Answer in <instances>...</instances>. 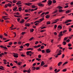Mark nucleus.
<instances>
[{
    "mask_svg": "<svg viewBox=\"0 0 73 73\" xmlns=\"http://www.w3.org/2000/svg\"><path fill=\"white\" fill-rule=\"evenodd\" d=\"M62 36H63V34H62V31H61L59 35L58 36V37H59L58 38V40H60V39H61V37Z\"/></svg>",
    "mask_w": 73,
    "mask_h": 73,
    "instance_id": "nucleus-1",
    "label": "nucleus"
},
{
    "mask_svg": "<svg viewBox=\"0 0 73 73\" xmlns=\"http://www.w3.org/2000/svg\"><path fill=\"white\" fill-rule=\"evenodd\" d=\"M31 69H29L28 70H23L24 73H26V72H27L28 73H31Z\"/></svg>",
    "mask_w": 73,
    "mask_h": 73,
    "instance_id": "nucleus-2",
    "label": "nucleus"
},
{
    "mask_svg": "<svg viewBox=\"0 0 73 73\" xmlns=\"http://www.w3.org/2000/svg\"><path fill=\"white\" fill-rule=\"evenodd\" d=\"M56 53H59V54H60V53H61V50H60L59 49H58L56 52Z\"/></svg>",
    "mask_w": 73,
    "mask_h": 73,
    "instance_id": "nucleus-3",
    "label": "nucleus"
},
{
    "mask_svg": "<svg viewBox=\"0 0 73 73\" xmlns=\"http://www.w3.org/2000/svg\"><path fill=\"white\" fill-rule=\"evenodd\" d=\"M48 5H51V4H52V1H51L48 0V2L47 3Z\"/></svg>",
    "mask_w": 73,
    "mask_h": 73,
    "instance_id": "nucleus-4",
    "label": "nucleus"
},
{
    "mask_svg": "<svg viewBox=\"0 0 73 73\" xmlns=\"http://www.w3.org/2000/svg\"><path fill=\"white\" fill-rule=\"evenodd\" d=\"M17 55H18V54L15 53L14 54L13 56L14 57H15V58H17V57H19V56Z\"/></svg>",
    "mask_w": 73,
    "mask_h": 73,
    "instance_id": "nucleus-5",
    "label": "nucleus"
},
{
    "mask_svg": "<svg viewBox=\"0 0 73 73\" xmlns=\"http://www.w3.org/2000/svg\"><path fill=\"white\" fill-rule=\"evenodd\" d=\"M31 4H32V3H25V5H28V6H30Z\"/></svg>",
    "mask_w": 73,
    "mask_h": 73,
    "instance_id": "nucleus-6",
    "label": "nucleus"
},
{
    "mask_svg": "<svg viewBox=\"0 0 73 73\" xmlns=\"http://www.w3.org/2000/svg\"><path fill=\"white\" fill-rule=\"evenodd\" d=\"M46 52L47 53H49L50 52V49H48L46 50Z\"/></svg>",
    "mask_w": 73,
    "mask_h": 73,
    "instance_id": "nucleus-7",
    "label": "nucleus"
},
{
    "mask_svg": "<svg viewBox=\"0 0 73 73\" xmlns=\"http://www.w3.org/2000/svg\"><path fill=\"white\" fill-rule=\"evenodd\" d=\"M58 28V30L59 31V29H62V26H61L60 25H59L57 27Z\"/></svg>",
    "mask_w": 73,
    "mask_h": 73,
    "instance_id": "nucleus-8",
    "label": "nucleus"
},
{
    "mask_svg": "<svg viewBox=\"0 0 73 73\" xmlns=\"http://www.w3.org/2000/svg\"><path fill=\"white\" fill-rule=\"evenodd\" d=\"M0 47L2 48H4V49H7V48L5 46H0Z\"/></svg>",
    "mask_w": 73,
    "mask_h": 73,
    "instance_id": "nucleus-9",
    "label": "nucleus"
},
{
    "mask_svg": "<svg viewBox=\"0 0 73 73\" xmlns=\"http://www.w3.org/2000/svg\"><path fill=\"white\" fill-rule=\"evenodd\" d=\"M31 52H32V51H27L26 52V54L28 56V55H29V53H31Z\"/></svg>",
    "mask_w": 73,
    "mask_h": 73,
    "instance_id": "nucleus-10",
    "label": "nucleus"
},
{
    "mask_svg": "<svg viewBox=\"0 0 73 73\" xmlns=\"http://www.w3.org/2000/svg\"><path fill=\"white\" fill-rule=\"evenodd\" d=\"M62 54V53H61L60 54L58 53L57 55H54V56H56L55 57L56 58H57V57H58V56H60V55H61V54Z\"/></svg>",
    "mask_w": 73,
    "mask_h": 73,
    "instance_id": "nucleus-11",
    "label": "nucleus"
},
{
    "mask_svg": "<svg viewBox=\"0 0 73 73\" xmlns=\"http://www.w3.org/2000/svg\"><path fill=\"white\" fill-rule=\"evenodd\" d=\"M44 65H45V63H44V61H42L41 62L40 66H42Z\"/></svg>",
    "mask_w": 73,
    "mask_h": 73,
    "instance_id": "nucleus-12",
    "label": "nucleus"
},
{
    "mask_svg": "<svg viewBox=\"0 0 73 73\" xmlns=\"http://www.w3.org/2000/svg\"><path fill=\"white\" fill-rule=\"evenodd\" d=\"M61 64H62V62H60L58 63V65L59 66H60V65H61Z\"/></svg>",
    "mask_w": 73,
    "mask_h": 73,
    "instance_id": "nucleus-13",
    "label": "nucleus"
},
{
    "mask_svg": "<svg viewBox=\"0 0 73 73\" xmlns=\"http://www.w3.org/2000/svg\"><path fill=\"white\" fill-rule=\"evenodd\" d=\"M44 20V18H42L41 19H39L40 21H40V22H39V23H41V21H43V20Z\"/></svg>",
    "mask_w": 73,
    "mask_h": 73,
    "instance_id": "nucleus-14",
    "label": "nucleus"
},
{
    "mask_svg": "<svg viewBox=\"0 0 73 73\" xmlns=\"http://www.w3.org/2000/svg\"><path fill=\"white\" fill-rule=\"evenodd\" d=\"M35 69H36V67L33 66L31 70H35Z\"/></svg>",
    "mask_w": 73,
    "mask_h": 73,
    "instance_id": "nucleus-15",
    "label": "nucleus"
},
{
    "mask_svg": "<svg viewBox=\"0 0 73 73\" xmlns=\"http://www.w3.org/2000/svg\"><path fill=\"white\" fill-rule=\"evenodd\" d=\"M31 8H37V7L35 5H32L31 6Z\"/></svg>",
    "mask_w": 73,
    "mask_h": 73,
    "instance_id": "nucleus-16",
    "label": "nucleus"
},
{
    "mask_svg": "<svg viewBox=\"0 0 73 73\" xmlns=\"http://www.w3.org/2000/svg\"><path fill=\"white\" fill-rule=\"evenodd\" d=\"M62 44L64 45H65L66 44V42L65 41H64L62 42Z\"/></svg>",
    "mask_w": 73,
    "mask_h": 73,
    "instance_id": "nucleus-17",
    "label": "nucleus"
},
{
    "mask_svg": "<svg viewBox=\"0 0 73 73\" xmlns=\"http://www.w3.org/2000/svg\"><path fill=\"white\" fill-rule=\"evenodd\" d=\"M29 11L30 12V11H31V12H33V11H34V9H29Z\"/></svg>",
    "mask_w": 73,
    "mask_h": 73,
    "instance_id": "nucleus-18",
    "label": "nucleus"
},
{
    "mask_svg": "<svg viewBox=\"0 0 73 73\" xmlns=\"http://www.w3.org/2000/svg\"><path fill=\"white\" fill-rule=\"evenodd\" d=\"M59 12H63L64 11V10H63L61 9H60L58 10Z\"/></svg>",
    "mask_w": 73,
    "mask_h": 73,
    "instance_id": "nucleus-19",
    "label": "nucleus"
},
{
    "mask_svg": "<svg viewBox=\"0 0 73 73\" xmlns=\"http://www.w3.org/2000/svg\"><path fill=\"white\" fill-rule=\"evenodd\" d=\"M30 44L29 43H27L25 44V45H26V46H27V47H28L29 46Z\"/></svg>",
    "mask_w": 73,
    "mask_h": 73,
    "instance_id": "nucleus-20",
    "label": "nucleus"
},
{
    "mask_svg": "<svg viewBox=\"0 0 73 73\" xmlns=\"http://www.w3.org/2000/svg\"><path fill=\"white\" fill-rule=\"evenodd\" d=\"M70 12V10H67L66 11V14L69 13Z\"/></svg>",
    "mask_w": 73,
    "mask_h": 73,
    "instance_id": "nucleus-21",
    "label": "nucleus"
},
{
    "mask_svg": "<svg viewBox=\"0 0 73 73\" xmlns=\"http://www.w3.org/2000/svg\"><path fill=\"white\" fill-rule=\"evenodd\" d=\"M58 8L59 9H62V7H61L60 6H58Z\"/></svg>",
    "mask_w": 73,
    "mask_h": 73,
    "instance_id": "nucleus-22",
    "label": "nucleus"
},
{
    "mask_svg": "<svg viewBox=\"0 0 73 73\" xmlns=\"http://www.w3.org/2000/svg\"><path fill=\"white\" fill-rule=\"evenodd\" d=\"M24 21V19H22V21H20V23H23L24 22V21Z\"/></svg>",
    "mask_w": 73,
    "mask_h": 73,
    "instance_id": "nucleus-23",
    "label": "nucleus"
},
{
    "mask_svg": "<svg viewBox=\"0 0 73 73\" xmlns=\"http://www.w3.org/2000/svg\"><path fill=\"white\" fill-rule=\"evenodd\" d=\"M33 49V48H29L27 49V50H32Z\"/></svg>",
    "mask_w": 73,
    "mask_h": 73,
    "instance_id": "nucleus-24",
    "label": "nucleus"
},
{
    "mask_svg": "<svg viewBox=\"0 0 73 73\" xmlns=\"http://www.w3.org/2000/svg\"><path fill=\"white\" fill-rule=\"evenodd\" d=\"M50 17L48 15H47L46 16V19H49Z\"/></svg>",
    "mask_w": 73,
    "mask_h": 73,
    "instance_id": "nucleus-25",
    "label": "nucleus"
},
{
    "mask_svg": "<svg viewBox=\"0 0 73 73\" xmlns=\"http://www.w3.org/2000/svg\"><path fill=\"white\" fill-rule=\"evenodd\" d=\"M40 48L42 49H43L44 48V46L42 45L41 46Z\"/></svg>",
    "mask_w": 73,
    "mask_h": 73,
    "instance_id": "nucleus-26",
    "label": "nucleus"
},
{
    "mask_svg": "<svg viewBox=\"0 0 73 73\" xmlns=\"http://www.w3.org/2000/svg\"><path fill=\"white\" fill-rule=\"evenodd\" d=\"M68 46L69 47H70V46H72V44H70V43H68Z\"/></svg>",
    "mask_w": 73,
    "mask_h": 73,
    "instance_id": "nucleus-27",
    "label": "nucleus"
},
{
    "mask_svg": "<svg viewBox=\"0 0 73 73\" xmlns=\"http://www.w3.org/2000/svg\"><path fill=\"white\" fill-rule=\"evenodd\" d=\"M25 26H26V27H29V23L26 24Z\"/></svg>",
    "mask_w": 73,
    "mask_h": 73,
    "instance_id": "nucleus-28",
    "label": "nucleus"
},
{
    "mask_svg": "<svg viewBox=\"0 0 73 73\" xmlns=\"http://www.w3.org/2000/svg\"><path fill=\"white\" fill-rule=\"evenodd\" d=\"M50 24V22L48 21L47 22V25H49V24Z\"/></svg>",
    "mask_w": 73,
    "mask_h": 73,
    "instance_id": "nucleus-29",
    "label": "nucleus"
},
{
    "mask_svg": "<svg viewBox=\"0 0 73 73\" xmlns=\"http://www.w3.org/2000/svg\"><path fill=\"white\" fill-rule=\"evenodd\" d=\"M68 62H65L63 64V66H64L63 65H65V64H67Z\"/></svg>",
    "mask_w": 73,
    "mask_h": 73,
    "instance_id": "nucleus-30",
    "label": "nucleus"
},
{
    "mask_svg": "<svg viewBox=\"0 0 73 73\" xmlns=\"http://www.w3.org/2000/svg\"><path fill=\"white\" fill-rule=\"evenodd\" d=\"M68 39V38L65 37L64 39V41H65V40H66Z\"/></svg>",
    "mask_w": 73,
    "mask_h": 73,
    "instance_id": "nucleus-31",
    "label": "nucleus"
},
{
    "mask_svg": "<svg viewBox=\"0 0 73 73\" xmlns=\"http://www.w3.org/2000/svg\"><path fill=\"white\" fill-rule=\"evenodd\" d=\"M7 5L9 7H11V6H12V5L10 3H8V4Z\"/></svg>",
    "mask_w": 73,
    "mask_h": 73,
    "instance_id": "nucleus-32",
    "label": "nucleus"
},
{
    "mask_svg": "<svg viewBox=\"0 0 73 73\" xmlns=\"http://www.w3.org/2000/svg\"><path fill=\"white\" fill-rule=\"evenodd\" d=\"M15 14L16 15H20L19 12L15 13Z\"/></svg>",
    "mask_w": 73,
    "mask_h": 73,
    "instance_id": "nucleus-33",
    "label": "nucleus"
},
{
    "mask_svg": "<svg viewBox=\"0 0 73 73\" xmlns=\"http://www.w3.org/2000/svg\"><path fill=\"white\" fill-rule=\"evenodd\" d=\"M33 37H32L31 38L29 39V41H32V39H33Z\"/></svg>",
    "mask_w": 73,
    "mask_h": 73,
    "instance_id": "nucleus-34",
    "label": "nucleus"
},
{
    "mask_svg": "<svg viewBox=\"0 0 73 73\" xmlns=\"http://www.w3.org/2000/svg\"><path fill=\"white\" fill-rule=\"evenodd\" d=\"M16 2H17V1H16V0H13V3H16Z\"/></svg>",
    "mask_w": 73,
    "mask_h": 73,
    "instance_id": "nucleus-35",
    "label": "nucleus"
},
{
    "mask_svg": "<svg viewBox=\"0 0 73 73\" xmlns=\"http://www.w3.org/2000/svg\"><path fill=\"white\" fill-rule=\"evenodd\" d=\"M21 3H20V2H17V3H16V4H18V5H20V4H21Z\"/></svg>",
    "mask_w": 73,
    "mask_h": 73,
    "instance_id": "nucleus-36",
    "label": "nucleus"
},
{
    "mask_svg": "<svg viewBox=\"0 0 73 73\" xmlns=\"http://www.w3.org/2000/svg\"><path fill=\"white\" fill-rule=\"evenodd\" d=\"M40 21H35L34 22V24H35V23H40Z\"/></svg>",
    "mask_w": 73,
    "mask_h": 73,
    "instance_id": "nucleus-37",
    "label": "nucleus"
},
{
    "mask_svg": "<svg viewBox=\"0 0 73 73\" xmlns=\"http://www.w3.org/2000/svg\"><path fill=\"white\" fill-rule=\"evenodd\" d=\"M67 23H68V21H66L64 23H63V24H67Z\"/></svg>",
    "mask_w": 73,
    "mask_h": 73,
    "instance_id": "nucleus-38",
    "label": "nucleus"
},
{
    "mask_svg": "<svg viewBox=\"0 0 73 73\" xmlns=\"http://www.w3.org/2000/svg\"><path fill=\"white\" fill-rule=\"evenodd\" d=\"M64 17H65V16H64V17H62L61 18H59V19H64Z\"/></svg>",
    "mask_w": 73,
    "mask_h": 73,
    "instance_id": "nucleus-39",
    "label": "nucleus"
},
{
    "mask_svg": "<svg viewBox=\"0 0 73 73\" xmlns=\"http://www.w3.org/2000/svg\"><path fill=\"white\" fill-rule=\"evenodd\" d=\"M17 7H16V8H14L13 9V11H16V9H17Z\"/></svg>",
    "mask_w": 73,
    "mask_h": 73,
    "instance_id": "nucleus-40",
    "label": "nucleus"
},
{
    "mask_svg": "<svg viewBox=\"0 0 73 73\" xmlns=\"http://www.w3.org/2000/svg\"><path fill=\"white\" fill-rule=\"evenodd\" d=\"M38 5L39 6H40V7H42V6H43V5H42V4H39Z\"/></svg>",
    "mask_w": 73,
    "mask_h": 73,
    "instance_id": "nucleus-41",
    "label": "nucleus"
},
{
    "mask_svg": "<svg viewBox=\"0 0 73 73\" xmlns=\"http://www.w3.org/2000/svg\"><path fill=\"white\" fill-rule=\"evenodd\" d=\"M67 70L66 69H65L62 70L63 72H66V71Z\"/></svg>",
    "mask_w": 73,
    "mask_h": 73,
    "instance_id": "nucleus-42",
    "label": "nucleus"
},
{
    "mask_svg": "<svg viewBox=\"0 0 73 73\" xmlns=\"http://www.w3.org/2000/svg\"><path fill=\"white\" fill-rule=\"evenodd\" d=\"M45 30L44 29L43 30H41L40 31L41 32H45Z\"/></svg>",
    "mask_w": 73,
    "mask_h": 73,
    "instance_id": "nucleus-43",
    "label": "nucleus"
},
{
    "mask_svg": "<svg viewBox=\"0 0 73 73\" xmlns=\"http://www.w3.org/2000/svg\"><path fill=\"white\" fill-rule=\"evenodd\" d=\"M36 60H37L38 61H40V60H41V59H38V58H36Z\"/></svg>",
    "mask_w": 73,
    "mask_h": 73,
    "instance_id": "nucleus-44",
    "label": "nucleus"
},
{
    "mask_svg": "<svg viewBox=\"0 0 73 73\" xmlns=\"http://www.w3.org/2000/svg\"><path fill=\"white\" fill-rule=\"evenodd\" d=\"M47 1V0H45L44 1H42V3H46V2Z\"/></svg>",
    "mask_w": 73,
    "mask_h": 73,
    "instance_id": "nucleus-45",
    "label": "nucleus"
},
{
    "mask_svg": "<svg viewBox=\"0 0 73 73\" xmlns=\"http://www.w3.org/2000/svg\"><path fill=\"white\" fill-rule=\"evenodd\" d=\"M60 71V69H58L55 72V73H58V72H59Z\"/></svg>",
    "mask_w": 73,
    "mask_h": 73,
    "instance_id": "nucleus-46",
    "label": "nucleus"
},
{
    "mask_svg": "<svg viewBox=\"0 0 73 73\" xmlns=\"http://www.w3.org/2000/svg\"><path fill=\"white\" fill-rule=\"evenodd\" d=\"M25 12H30L29 10H25Z\"/></svg>",
    "mask_w": 73,
    "mask_h": 73,
    "instance_id": "nucleus-47",
    "label": "nucleus"
},
{
    "mask_svg": "<svg viewBox=\"0 0 73 73\" xmlns=\"http://www.w3.org/2000/svg\"><path fill=\"white\" fill-rule=\"evenodd\" d=\"M4 19L5 20H8V19H10L9 18H4Z\"/></svg>",
    "mask_w": 73,
    "mask_h": 73,
    "instance_id": "nucleus-48",
    "label": "nucleus"
},
{
    "mask_svg": "<svg viewBox=\"0 0 73 73\" xmlns=\"http://www.w3.org/2000/svg\"><path fill=\"white\" fill-rule=\"evenodd\" d=\"M38 57L39 58H40L41 57V55H38Z\"/></svg>",
    "mask_w": 73,
    "mask_h": 73,
    "instance_id": "nucleus-49",
    "label": "nucleus"
},
{
    "mask_svg": "<svg viewBox=\"0 0 73 73\" xmlns=\"http://www.w3.org/2000/svg\"><path fill=\"white\" fill-rule=\"evenodd\" d=\"M66 31H67V30H64L63 31V33H65V32H66Z\"/></svg>",
    "mask_w": 73,
    "mask_h": 73,
    "instance_id": "nucleus-50",
    "label": "nucleus"
},
{
    "mask_svg": "<svg viewBox=\"0 0 73 73\" xmlns=\"http://www.w3.org/2000/svg\"><path fill=\"white\" fill-rule=\"evenodd\" d=\"M57 23V21H55L52 23V24H55V23Z\"/></svg>",
    "mask_w": 73,
    "mask_h": 73,
    "instance_id": "nucleus-51",
    "label": "nucleus"
},
{
    "mask_svg": "<svg viewBox=\"0 0 73 73\" xmlns=\"http://www.w3.org/2000/svg\"><path fill=\"white\" fill-rule=\"evenodd\" d=\"M53 3H56V0H54L52 1Z\"/></svg>",
    "mask_w": 73,
    "mask_h": 73,
    "instance_id": "nucleus-52",
    "label": "nucleus"
},
{
    "mask_svg": "<svg viewBox=\"0 0 73 73\" xmlns=\"http://www.w3.org/2000/svg\"><path fill=\"white\" fill-rule=\"evenodd\" d=\"M64 56H65V55H64V54H63L62 55V58H64Z\"/></svg>",
    "mask_w": 73,
    "mask_h": 73,
    "instance_id": "nucleus-53",
    "label": "nucleus"
},
{
    "mask_svg": "<svg viewBox=\"0 0 73 73\" xmlns=\"http://www.w3.org/2000/svg\"><path fill=\"white\" fill-rule=\"evenodd\" d=\"M14 16H15V17H20L19 16L16 15H14Z\"/></svg>",
    "mask_w": 73,
    "mask_h": 73,
    "instance_id": "nucleus-54",
    "label": "nucleus"
},
{
    "mask_svg": "<svg viewBox=\"0 0 73 73\" xmlns=\"http://www.w3.org/2000/svg\"><path fill=\"white\" fill-rule=\"evenodd\" d=\"M34 31V29H31L30 30L31 32H33Z\"/></svg>",
    "mask_w": 73,
    "mask_h": 73,
    "instance_id": "nucleus-55",
    "label": "nucleus"
},
{
    "mask_svg": "<svg viewBox=\"0 0 73 73\" xmlns=\"http://www.w3.org/2000/svg\"><path fill=\"white\" fill-rule=\"evenodd\" d=\"M69 7V6L68 5H67L66 6L64 7V8H68Z\"/></svg>",
    "mask_w": 73,
    "mask_h": 73,
    "instance_id": "nucleus-56",
    "label": "nucleus"
},
{
    "mask_svg": "<svg viewBox=\"0 0 73 73\" xmlns=\"http://www.w3.org/2000/svg\"><path fill=\"white\" fill-rule=\"evenodd\" d=\"M67 21H68V23H69V22H70V21H72V20H67Z\"/></svg>",
    "mask_w": 73,
    "mask_h": 73,
    "instance_id": "nucleus-57",
    "label": "nucleus"
},
{
    "mask_svg": "<svg viewBox=\"0 0 73 73\" xmlns=\"http://www.w3.org/2000/svg\"><path fill=\"white\" fill-rule=\"evenodd\" d=\"M45 12L42 13V14L40 15V16H42V15H44V14H45Z\"/></svg>",
    "mask_w": 73,
    "mask_h": 73,
    "instance_id": "nucleus-58",
    "label": "nucleus"
},
{
    "mask_svg": "<svg viewBox=\"0 0 73 73\" xmlns=\"http://www.w3.org/2000/svg\"><path fill=\"white\" fill-rule=\"evenodd\" d=\"M41 52L42 53H45V50H43L41 51Z\"/></svg>",
    "mask_w": 73,
    "mask_h": 73,
    "instance_id": "nucleus-59",
    "label": "nucleus"
},
{
    "mask_svg": "<svg viewBox=\"0 0 73 73\" xmlns=\"http://www.w3.org/2000/svg\"><path fill=\"white\" fill-rule=\"evenodd\" d=\"M40 69V67H37L36 68V70H38Z\"/></svg>",
    "mask_w": 73,
    "mask_h": 73,
    "instance_id": "nucleus-60",
    "label": "nucleus"
},
{
    "mask_svg": "<svg viewBox=\"0 0 73 73\" xmlns=\"http://www.w3.org/2000/svg\"><path fill=\"white\" fill-rule=\"evenodd\" d=\"M68 48L69 49H70V50H71V49H72V47H69Z\"/></svg>",
    "mask_w": 73,
    "mask_h": 73,
    "instance_id": "nucleus-61",
    "label": "nucleus"
},
{
    "mask_svg": "<svg viewBox=\"0 0 73 73\" xmlns=\"http://www.w3.org/2000/svg\"><path fill=\"white\" fill-rule=\"evenodd\" d=\"M70 61H73V58H72L70 59Z\"/></svg>",
    "mask_w": 73,
    "mask_h": 73,
    "instance_id": "nucleus-62",
    "label": "nucleus"
},
{
    "mask_svg": "<svg viewBox=\"0 0 73 73\" xmlns=\"http://www.w3.org/2000/svg\"><path fill=\"white\" fill-rule=\"evenodd\" d=\"M69 31L70 32V31H72V28H69Z\"/></svg>",
    "mask_w": 73,
    "mask_h": 73,
    "instance_id": "nucleus-63",
    "label": "nucleus"
},
{
    "mask_svg": "<svg viewBox=\"0 0 73 73\" xmlns=\"http://www.w3.org/2000/svg\"><path fill=\"white\" fill-rule=\"evenodd\" d=\"M70 4H71V5H73V1L71 2L70 3Z\"/></svg>",
    "mask_w": 73,
    "mask_h": 73,
    "instance_id": "nucleus-64",
    "label": "nucleus"
}]
</instances>
